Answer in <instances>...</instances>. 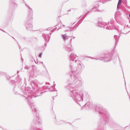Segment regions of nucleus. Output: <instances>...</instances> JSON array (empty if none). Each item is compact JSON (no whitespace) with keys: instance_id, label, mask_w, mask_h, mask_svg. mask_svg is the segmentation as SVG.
Instances as JSON below:
<instances>
[{"instance_id":"nucleus-21","label":"nucleus","mask_w":130,"mask_h":130,"mask_svg":"<svg viewBox=\"0 0 130 130\" xmlns=\"http://www.w3.org/2000/svg\"><path fill=\"white\" fill-rule=\"evenodd\" d=\"M112 125L113 127H116L117 125V124L115 123H113Z\"/></svg>"},{"instance_id":"nucleus-36","label":"nucleus","mask_w":130,"mask_h":130,"mask_svg":"<svg viewBox=\"0 0 130 130\" xmlns=\"http://www.w3.org/2000/svg\"><path fill=\"white\" fill-rule=\"evenodd\" d=\"M59 29V28H58V29L57 30H58Z\"/></svg>"},{"instance_id":"nucleus-24","label":"nucleus","mask_w":130,"mask_h":130,"mask_svg":"<svg viewBox=\"0 0 130 130\" xmlns=\"http://www.w3.org/2000/svg\"><path fill=\"white\" fill-rule=\"evenodd\" d=\"M14 7H17V4L15 3H14Z\"/></svg>"},{"instance_id":"nucleus-9","label":"nucleus","mask_w":130,"mask_h":130,"mask_svg":"<svg viewBox=\"0 0 130 130\" xmlns=\"http://www.w3.org/2000/svg\"><path fill=\"white\" fill-rule=\"evenodd\" d=\"M83 101H83L80 102H79L78 103H77L81 107H84V108L86 107V108H88L90 106V104L89 102H87L85 104L83 103H81Z\"/></svg>"},{"instance_id":"nucleus-28","label":"nucleus","mask_w":130,"mask_h":130,"mask_svg":"<svg viewBox=\"0 0 130 130\" xmlns=\"http://www.w3.org/2000/svg\"><path fill=\"white\" fill-rule=\"evenodd\" d=\"M0 30H1L2 31H3V32H6L5 31H4V30H1V29H0Z\"/></svg>"},{"instance_id":"nucleus-35","label":"nucleus","mask_w":130,"mask_h":130,"mask_svg":"<svg viewBox=\"0 0 130 130\" xmlns=\"http://www.w3.org/2000/svg\"><path fill=\"white\" fill-rule=\"evenodd\" d=\"M71 11V10H69L68 11Z\"/></svg>"},{"instance_id":"nucleus-17","label":"nucleus","mask_w":130,"mask_h":130,"mask_svg":"<svg viewBox=\"0 0 130 130\" xmlns=\"http://www.w3.org/2000/svg\"><path fill=\"white\" fill-rule=\"evenodd\" d=\"M120 36V34H119V35L118 36L116 35H114V37L116 40L115 45H116L117 44L118 42V40Z\"/></svg>"},{"instance_id":"nucleus-34","label":"nucleus","mask_w":130,"mask_h":130,"mask_svg":"<svg viewBox=\"0 0 130 130\" xmlns=\"http://www.w3.org/2000/svg\"><path fill=\"white\" fill-rule=\"evenodd\" d=\"M129 17L130 18V14H129Z\"/></svg>"},{"instance_id":"nucleus-43","label":"nucleus","mask_w":130,"mask_h":130,"mask_svg":"<svg viewBox=\"0 0 130 130\" xmlns=\"http://www.w3.org/2000/svg\"><path fill=\"white\" fill-rule=\"evenodd\" d=\"M98 7H99V5H98Z\"/></svg>"},{"instance_id":"nucleus-33","label":"nucleus","mask_w":130,"mask_h":130,"mask_svg":"<svg viewBox=\"0 0 130 130\" xmlns=\"http://www.w3.org/2000/svg\"><path fill=\"white\" fill-rule=\"evenodd\" d=\"M14 1H15L16 2V0H14Z\"/></svg>"},{"instance_id":"nucleus-18","label":"nucleus","mask_w":130,"mask_h":130,"mask_svg":"<svg viewBox=\"0 0 130 130\" xmlns=\"http://www.w3.org/2000/svg\"><path fill=\"white\" fill-rule=\"evenodd\" d=\"M91 9L89 11H87V12H86V11L84 12V15H81L80 16L79 18V19H80V20H81L82 18L83 17V16L84 15H86L90 11Z\"/></svg>"},{"instance_id":"nucleus-25","label":"nucleus","mask_w":130,"mask_h":130,"mask_svg":"<svg viewBox=\"0 0 130 130\" xmlns=\"http://www.w3.org/2000/svg\"><path fill=\"white\" fill-rule=\"evenodd\" d=\"M42 54L41 53H40L39 55V57H41Z\"/></svg>"},{"instance_id":"nucleus-14","label":"nucleus","mask_w":130,"mask_h":130,"mask_svg":"<svg viewBox=\"0 0 130 130\" xmlns=\"http://www.w3.org/2000/svg\"><path fill=\"white\" fill-rule=\"evenodd\" d=\"M91 10H92V11H96L97 12H103L104 11V10H100L97 8V7H94L92 8Z\"/></svg>"},{"instance_id":"nucleus-16","label":"nucleus","mask_w":130,"mask_h":130,"mask_svg":"<svg viewBox=\"0 0 130 130\" xmlns=\"http://www.w3.org/2000/svg\"><path fill=\"white\" fill-rule=\"evenodd\" d=\"M124 1V2L125 3V4H127V1L126 0H123L122 1V0H119V2L118 3V5H117V9H119V6L121 4L122 2V3L123 4L124 3H123Z\"/></svg>"},{"instance_id":"nucleus-12","label":"nucleus","mask_w":130,"mask_h":130,"mask_svg":"<svg viewBox=\"0 0 130 130\" xmlns=\"http://www.w3.org/2000/svg\"><path fill=\"white\" fill-rule=\"evenodd\" d=\"M109 25V22L107 23L102 22H99L98 25L100 27L105 28L106 26Z\"/></svg>"},{"instance_id":"nucleus-41","label":"nucleus","mask_w":130,"mask_h":130,"mask_svg":"<svg viewBox=\"0 0 130 130\" xmlns=\"http://www.w3.org/2000/svg\"><path fill=\"white\" fill-rule=\"evenodd\" d=\"M47 83L49 84V83Z\"/></svg>"},{"instance_id":"nucleus-38","label":"nucleus","mask_w":130,"mask_h":130,"mask_svg":"<svg viewBox=\"0 0 130 130\" xmlns=\"http://www.w3.org/2000/svg\"><path fill=\"white\" fill-rule=\"evenodd\" d=\"M26 67H25V69H26Z\"/></svg>"},{"instance_id":"nucleus-40","label":"nucleus","mask_w":130,"mask_h":130,"mask_svg":"<svg viewBox=\"0 0 130 130\" xmlns=\"http://www.w3.org/2000/svg\"><path fill=\"white\" fill-rule=\"evenodd\" d=\"M51 35V34H50V35Z\"/></svg>"},{"instance_id":"nucleus-8","label":"nucleus","mask_w":130,"mask_h":130,"mask_svg":"<svg viewBox=\"0 0 130 130\" xmlns=\"http://www.w3.org/2000/svg\"><path fill=\"white\" fill-rule=\"evenodd\" d=\"M26 6L29 9L28 10L27 15V21H28L32 20L33 14V11L32 9L29 6L25 4Z\"/></svg>"},{"instance_id":"nucleus-26","label":"nucleus","mask_w":130,"mask_h":130,"mask_svg":"<svg viewBox=\"0 0 130 130\" xmlns=\"http://www.w3.org/2000/svg\"><path fill=\"white\" fill-rule=\"evenodd\" d=\"M34 62H35V63H36V64H38V62H37L35 60H34Z\"/></svg>"},{"instance_id":"nucleus-11","label":"nucleus","mask_w":130,"mask_h":130,"mask_svg":"<svg viewBox=\"0 0 130 130\" xmlns=\"http://www.w3.org/2000/svg\"><path fill=\"white\" fill-rule=\"evenodd\" d=\"M110 25H108L106 27V28L108 29H112L114 28V26L113 24V20H111L110 22Z\"/></svg>"},{"instance_id":"nucleus-29","label":"nucleus","mask_w":130,"mask_h":130,"mask_svg":"<svg viewBox=\"0 0 130 130\" xmlns=\"http://www.w3.org/2000/svg\"><path fill=\"white\" fill-rule=\"evenodd\" d=\"M75 38V37H73V38H72V39H74Z\"/></svg>"},{"instance_id":"nucleus-22","label":"nucleus","mask_w":130,"mask_h":130,"mask_svg":"<svg viewBox=\"0 0 130 130\" xmlns=\"http://www.w3.org/2000/svg\"><path fill=\"white\" fill-rule=\"evenodd\" d=\"M32 130H42V129L40 128H37V129H32Z\"/></svg>"},{"instance_id":"nucleus-3","label":"nucleus","mask_w":130,"mask_h":130,"mask_svg":"<svg viewBox=\"0 0 130 130\" xmlns=\"http://www.w3.org/2000/svg\"><path fill=\"white\" fill-rule=\"evenodd\" d=\"M96 110L99 113L102 114L103 120L99 122L96 130H104L106 124L109 122H112V119L110 116L107 110L101 105L98 106Z\"/></svg>"},{"instance_id":"nucleus-30","label":"nucleus","mask_w":130,"mask_h":130,"mask_svg":"<svg viewBox=\"0 0 130 130\" xmlns=\"http://www.w3.org/2000/svg\"><path fill=\"white\" fill-rule=\"evenodd\" d=\"M23 0V3H25V1H24V0Z\"/></svg>"},{"instance_id":"nucleus-37","label":"nucleus","mask_w":130,"mask_h":130,"mask_svg":"<svg viewBox=\"0 0 130 130\" xmlns=\"http://www.w3.org/2000/svg\"><path fill=\"white\" fill-rule=\"evenodd\" d=\"M41 63H42V64H43V62H41Z\"/></svg>"},{"instance_id":"nucleus-20","label":"nucleus","mask_w":130,"mask_h":130,"mask_svg":"<svg viewBox=\"0 0 130 130\" xmlns=\"http://www.w3.org/2000/svg\"><path fill=\"white\" fill-rule=\"evenodd\" d=\"M56 27H55L53 29H52V28H47V30H48L50 31H52V32H53L55 30H56Z\"/></svg>"},{"instance_id":"nucleus-10","label":"nucleus","mask_w":130,"mask_h":130,"mask_svg":"<svg viewBox=\"0 0 130 130\" xmlns=\"http://www.w3.org/2000/svg\"><path fill=\"white\" fill-rule=\"evenodd\" d=\"M42 36L45 41V45L49 41L50 37L48 35L44 33L42 34Z\"/></svg>"},{"instance_id":"nucleus-5","label":"nucleus","mask_w":130,"mask_h":130,"mask_svg":"<svg viewBox=\"0 0 130 130\" xmlns=\"http://www.w3.org/2000/svg\"><path fill=\"white\" fill-rule=\"evenodd\" d=\"M72 36L67 37L66 34L62 35V38L63 40L67 44L66 47V50L68 52H71L73 50V48L72 47L71 43L72 40Z\"/></svg>"},{"instance_id":"nucleus-7","label":"nucleus","mask_w":130,"mask_h":130,"mask_svg":"<svg viewBox=\"0 0 130 130\" xmlns=\"http://www.w3.org/2000/svg\"><path fill=\"white\" fill-rule=\"evenodd\" d=\"M91 58L92 59H94L96 60H102L105 62H108L111 60V56L110 54H107L105 55L104 56L99 57L97 58L91 57Z\"/></svg>"},{"instance_id":"nucleus-4","label":"nucleus","mask_w":130,"mask_h":130,"mask_svg":"<svg viewBox=\"0 0 130 130\" xmlns=\"http://www.w3.org/2000/svg\"><path fill=\"white\" fill-rule=\"evenodd\" d=\"M74 88H75L74 82L73 83L71 82L68 81V84L66 86V88L68 90V92L74 101L76 103H78L83 101L84 91L81 90L77 92L75 90H74Z\"/></svg>"},{"instance_id":"nucleus-2","label":"nucleus","mask_w":130,"mask_h":130,"mask_svg":"<svg viewBox=\"0 0 130 130\" xmlns=\"http://www.w3.org/2000/svg\"><path fill=\"white\" fill-rule=\"evenodd\" d=\"M75 61V65L77 66L78 68H74L72 64L70 65V69L71 72L70 77L71 79L73 80L75 88H78L82 86L83 83L82 79L79 77V73L81 72L82 69L85 66L80 61L76 60Z\"/></svg>"},{"instance_id":"nucleus-32","label":"nucleus","mask_w":130,"mask_h":130,"mask_svg":"<svg viewBox=\"0 0 130 130\" xmlns=\"http://www.w3.org/2000/svg\"><path fill=\"white\" fill-rule=\"evenodd\" d=\"M124 11H125V12H126V11H125V10H124Z\"/></svg>"},{"instance_id":"nucleus-23","label":"nucleus","mask_w":130,"mask_h":130,"mask_svg":"<svg viewBox=\"0 0 130 130\" xmlns=\"http://www.w3.org/2000/svg\"><path fill=\"white\" fill-rule=\"evenodd\" d=\"M45 87L46 88H47L48 89H50V86H45Z\"/></svg>"},{"instance_id":"nucleus-31","label":"nucleus","mask_w":130,"mask_h":130,"mask_svg":"<svg viewBox=\"0 0 130 130\" xmlns=\"http://www.w3.org/2000/svg\"><path fill=\"white\" fill-rule=\"evenodd\" d=\"M62 26H63V27H65V25H62Z\"/></svg>"},{"instance_id":"nucleus-19","label":"nucleus","mask_w":130,"mask_h":130,"mask_svg":"<svg viewBox=\"0 0 130 130\" xmlns=\"http://www.w3.org/2000/svg\"><path fill=\"white\" fill-rule=\"evenodd\" d=\"M66 30H65L66 31H68L72 30L73 29H74L72 27H66Z\"/></svg>"},{"instance_id":"nucleus-42","label":"nucleus","mask_w":130,"mask_h":130,"mask_svg":"<svg viewBox=\"0 0 130 130\" xmlns=\"http://www.w3.org/2000/svg\"><path fill=\"white\" fill-rule=\"evenodd\" d=\"M7 78H8V77H7Z\"/></svg>"},{"instance_id":"nucleus-6","label":"nucleus","mask_w":130,"mask_h":130,"mask_svg":"<svg viewBox=\"0 0 130 130\" xmlns=\"http://www.w3.org/2000/svg\"><path fill=\"white\" fill-rule=\"evenodd\" d=\"M76 57H78L76 54H74L72 53L69 56V60L71 61L70 63V64L69 65V67L70 65L71 64H72V65H73V68L74 69H77L78 68V67L77 66H76L75 65V61L76 60H78L79 61H80L78 60L77 58L76 59Z\"/></svg>"},{"instance_id":"nucleus-27","label":"nucleus","mask_w":130,"mask_h":130,"mask_svg":"<svg viewBox=\"0 0 130 130\" xmlns=\"http://www.w3.org/2000/svg\"><path fill=\"white\" fill-rule=\"evenodd\" d=\"M34 60H35L34 59H31V61L32 62H33V61H34Z\"/></svg>"},{"instance_id":"nucleus-15","label":"nucleus","mask_w":130,"mask_h":130,"mask_svg":"<svg viewBox=\"0 0 130 130\" xmlns=\"http://www.w3.org/2000/svg\"><path fill=\"white\" fill-rule=\"evenodd\" d=\"M32 68L34 73L35 74H37L38 71L37 67L35 65H33L32 66Z\"/></svg>"},{"instance_id":"nucleus-39","label":"nucleus","mask_w":130,"mask_h":130,"mask_svg":"<svg viewBox=\"0 0 130 130\" xmlns=\"http://www.w3.org/2000/svg\"><path fill=\"white\" fill-rule=\"evenodd\" d=\"M53 90H50V91H52Z\"/></svg>"},{"instance_id":"nucleus-1","label":"nucleus","mask_w":130,"mask_h":130,"mask_svg":"<svg viewBox=\"0 0 130 130\" xmlns=\"http://www.w3.org/2000/svg\"><path fill=\"white\" fill-rule=\"evenodd\" d=\"M24 85L23 86H20L21 88L20 87V88L17 87L14 88L13 89V91L16 94H19L26 98L32 111L35 112L36 116V120H35L34 122H36V123L37 122L39 124H41L42 123V120L40 118L38 110L36 108L35 104L31 100V99L33 97L35 98L40 95L41 94L43 93L41 91V88L38 86L39 82L36 80L31 82V85L33 90V91L30 90V87H26V82L24 81Z\"/></svg>"},{"instance_id":"nucleus-13","label":"nucleus","mask_w":130,"mask_h":130,"mask_svg":"<svg viewBox=\"0 0 130 130\" xmlns=\"http://www.w3.org/2000/svg\"><path fill=\"white\" fill-rule=\"evenodd\" d=\"M25 26L27 29L28 30H32V26L30 22H27L25 24Z\"/></svg>"}]
</instances>
